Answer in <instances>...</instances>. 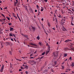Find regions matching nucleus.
<instances>
[{"label":"nucleus","instance_id":"obj_1","mask_svg":"<svg viewBox=\"0 0 74 74\" xmlns=\"http://www.w3.org/2000/svg\"><path fill=\"white\" fill-rule=\"evenodd\" d=\"M47 50L48 51H47V53H48L49 52L50 50H51V49H50V46L49 45H48V48L47 49Z\"/></svg>","mask_w":74,"mask_h":74},{"label":"nucleus","instance_id":"obj_2","mask_svg":"<svg viewBox=\"0 0 74 74\" xmlns=\"http://www.w3.org/2000/svg\"><path fill=\"white\" fill-rule=\"evenodd\" d=\"M4 65L2 64V66L1 68V70H0V71L1 73H2V72L3 71V70H4Z\"/></svg>","mask_w":74,"mask_h":74},{"label":"nucleus","instance_id":"obj_3","mask_svg":"<svg viewBox=\"0 0 74 74\" xmlns=\"http://www.w3.org/2000/svg\"><path fill=\"white\" fill-rule=\"evenodd\" d=\"M29 44L30 45H33V46H35V47H37V45L35 44L32 43H29Z\"/></svg>","mask_w":74,"mask_h":74},{"label":"nucleus","instance_id":"obj_4","mask_svg":"<svg viewBox=\"0 0 74 74\" xmlns=\"http://www.w3.org/2000/svg\"><path fill=\"white\" fill-rule=\"evenodd\" d=\"M31 27H32V29L33 31H35V30H36V28H35V27H33L32 26H31Z\"/></svg>","mask_w":74,"mask_h":74},{"label":"nucleus","instance_id":"obj_5","mask_svg":"<svg viewBox=\"0 0 74 74\" xmlns=\"http://www.w3.org/2000/svg\"><path fill=\"white\" fill-rule=\"evenodd\" d=\"M32 63H33L34 64H36V61H35L34 60H33L31 61Z\"/></svg>","mask_w":74,"mask_h":74},{"label":"nucleus","instance_id":"obj_6","mask_svg":"<svg viewBox=\"0 0 74 74\" xmlns=\"http://www.w3.org/2000/svg\"><path fill=\"white\" fill-rule=\"evenodd\" d=\"M71 41V40H65L64 42H69V41Z\"/></svg>","mask_w":74,"mask_h":74},{"label":"nucleus","instance_id":"obj_7","mask_svg":"<svg viewBox=\"0 0 74 74\" xmlns=\"http://www.w3.org/2000/svg\"><path fill=\"white\" fill-rule=\"evenodd\" d=\"M9 36L10 37H14V34H9Z\"/></svg>","mask_w":74,"mask_h":74},{"label":"nucleus","instance_id":"obj_8","mask_svg":"<svg viewBox=\"0 0 74 74\" xmlns=\"http://www.w3.org/2000/svg\"><path fill=\"white\" fill-rule=\"evenodd\" d=\"M12 49H11V51H9V53L10 55H12Z\"/></svg>","mask_w":74,"mask_h":74},{"label":"nucleus","instance_id":"obj_9","mask_svg":"<svg viewBox=\"0 0 74 74\" xmlns=\"http://www.w3.org/2000/svg\"><path fill=\"white\" fill-rule=\"evenodd\" d=\"M14 29V28H12L11 27H10V31H12Z\"/></svg>","mask_w":74,"mask_h":74},{"label":"nucleus","instance_id":"obj_10","mask_svg":"<svg viewBox=\"0 0 74 74\" xmlns=\"http://www.w3.org/2000/svg\"><path fill=\"white\" fill-rule=\"evenodd\" d=\"M17 16L20 22H21V19H20V18H19V17L18 16V14H17Z\"/></svg>","mask_w":74,"mask_h":74},{"label":"nucleus","instance_id":"obj_11","mask_svg":"<svg viewBox=\"0 0 74 74\" xmlns=\"http://www.w3.org/2000/svg\"><path fill=\"white\" fill-rule=\"evenodd\" d=\"M6 44H7V45H10V42H6Z\"/></svg>","mask_w":74,"mask_h":74},{"label":"nucleus","instance_id":"obj_12","mask_svg":"<svg viewBox=\"0 0 74 74\" xmlns=\"http://www.w3.org/2000/svg\"><path fill=\"white\" fill-rule=\"evenodd\" d=\"M48 72V70H47L46 69L45 70L44 72V73H47Z\"/></svg>","mask_w":74,"mask_h":74},{"label":"nucleus","instance_id":"obj_13","mask_svg":"<svg viewBox=\"0 0 74 74\" xmlns=\"http://www.w3.org/2000/svg\"><path fill=\"white\" fill-rule=\"evenodd\" d=\"M24 7L25 8V9L27 10V11H28V10H27V6H24Z\"/></svg>","mask_w":74,"mask_h":74},{"label":"nucleus","instance_id":"obj_14","mask_svg":"<svg viewBox=\"0 0 74 74\" xmlns=\"http://www.w3.org/2000/svg\"><path fill=\"white\" fill-rule=\"evenodd\" d=\"M30 12H31V13H32V12H33V10H32V9H30Z\"/></svg>","mask_w":74,"mask_h":74},{"label":"nucleus","instance_id":"obj_15","mask_svg":"<svg viewBox=\"0 0 74 74\" xmlns=\"http://www.w3.org/2000/svg\"><path fill=\"white\" fill-rule=\"evenodd\" d=\"M71 66H72V67H74V63H72V64L71 65Z\"/></svg>","mask_w":74,"mask_h":74},{"label":"nucleus","instance_id":"obj_16","mask_svg":"<svg viewBox=\"0 0 74 74\" xmlns=\"http://www.w3.org/2000/svg\"><path fill=\"white\" fill-rule=\"evenodd\" d=\"M67 54L65 53L64 55V57H66V56H67Z\"/></svg>","mask_w":74,"mask_h":74},{"label":"nucleus","instance_id":"obj_17","mask_svg":"<svg viewBox=\"0 0 74 74\" xmlns=\"http://www.w3.org/2000/svg\"><path fill=\"white\" fill-rule=\"evenodd\" d=\"M16 59V60H18L19 62H20V61H22V60H19V59Z\"/></svg>","mask_w":74,"mask_h":74},{"label":"nucleus","instance_id":"obj_18","mask_svg":"<svg viewBox=\"0 0 74 74\" xmlns=\"http://www.w3.org/2000/svg\"><path fill=\"white\" fill-rule=\"evenodd\" d=\"M46 63H45L44 64V65H43V67H45V66H46Z\"/></svg>","mask_w":74,"mask_h":74},{"label":"nucleus","instance_id":"obj_19","mask_svg":"<svg viewBox=\"0 0 74 74\" xmlns=\"http://www.w3.org/2000/svg\"><path fill=\"white\" fill-rule=\"evenodd\" d=\"M45 52H44V53H42L41 55H45Z\"/></svg>","mask_w":74,"mask_h":74},{"label":"nucleus","instance_id":"obj_20","mask_svg":"<svg viewBox=\"0 0 74 74\" xmlns=\"http://www.w3.org/2000/svg\"><path fill=\"white\" fill-rule=\"evenodd\" d=\"M57 63V62L56 61L54 62V64H55V65H56V64Z\"/></svg>","mask_w":74,"mask_h":74},{"label":"nucleus","instance_id":"obj_21","mask_svg":"<svg viewBox=\"0 0 74 74\" xmlns=\"http://www.w3.org/2000/svg\"><path fill=\"white\" fill-rule=\"evenodd\" d=\"M25 68H26V69H27L28 68V66L27 65H25Z\"/></svg>","mask_w":74,"mask_h":74},{"label":"nucleus","instance_id":"obj_22","mask_svg":"<svg viewBox=\"0 0 74 74\" xmlns=\"http://www.w3.org/2000/svg\"><path fill=\"white\" fill-rule=\"evenodd\" d=\"M36 38L38 40H39V39H40V37L39 36H38Z\"/></svg>","mask_w":74,"mask_h":74},{"label":"nucleus","instance_id":"obj_23","mask_svg":"<svg viewBox=\"0 0 74 74\" xmlns=\"http://www.w3.org/2000/svg\"><path fill=\"white\" fill-rule=\"evenodd\" d=\"M62 69H64V66L63 65L61 66Z\"/></svg>","mask_w":74,"mask_h":74},{"label":"nucleus","instance_id":"obj_24","mask_svg":"<svg viewBox=\"0 0 74 74\" xmlns=\"http://www.w3.org/2000/svg\"><path fill=\"white\" fill-rule=\"evenodd\" d=\"M66 20V19H63L62 20V22H64L65 21V20Z\"/></svg>","mask_w":74,"mask_h":74},{"label":"nucleus","instance_id":"obj_25","mask_svg":"<svg viewBox=\"0 0 74 74\" xmlns=\"http://www.w3.org/2000/svg\"><path fill=\"white\" fill-rule=\"evenodd\" d=\"M23 36H24L25 37H27V36L26 35H23Z\"/></svg>","mask_w":74,"mask_h":74},{"label":"nucleus","instance_id":"obj_26","mask_svg":"<svg viewBox=\"0 0 74 74\" xmlns=\"http://www.w3.org/2000/svg\"><path fill=\"white\" fill-rule=\"evenodd\" d=\"M64 23H65V22H63V21H61L62 25H63V24H64Z\"/></svg>","mask_w":74,"mask_h":74},{"label":"nucleus","instance_id":"obj_27","mask_svg":"<svg viewBox=\"0 0 74 74\" xmlns=\"http://www.w3.org/2000/svg\"><path fill=\"white\" fill-rule=\"evenodd\" d=\"M8 25H9L10 26H11V25H12V24H11V23H8Z\"/></svg>","mask_w":74,"mask_h":74},{"label":"nucleus","instance_id":"obj_28","mask_svg":"<svg viewBox=\"0 0 74 74\" xmlns=\"http://www.w3.org/2000/svg\"><path fill=\"white\" fill-rule=\"evenodd\" d=\"M39 45H40V46H41V42H40L39 43Z\"/></svg>","mask_w":74,"mask_h":74},{"label":"nucleus","instance_id":"obj_29","mask_svg":"<svg viewBox=\"0 0 74 74\" xmlns=\"http://www.w3.org/2000/svg\"><path fill=\"white\" fill-rule=\"evenodd\" d=\"M71 49L72 50H73V51H74V48L72 47V48H71Z\"/></svg>","mask_w":74,"mask_h":74},{"label":"nucleus","instance_id":"obj_30","mask_svg":"<svg viewBox=\"0 0 74 74\" xmlns=\"http://www.w3.org/2000/svg\"><path fill=\"white\" fill-rule=\"evenodd\" d=\"M6 18H7V19H8V20H10V18H9V17H6Z\"/></svg>","mask_w":74,"mask_h":74},{"label":"nucleus","instance_id":"obj_31","mask_svg":"<svg viewBox=\"0 0 74 74\" xmlns=\"http://www.w3.org/2000/svg\"><path fill=\"white\" fill-rule=\"evenodd\" d=\"M25 73H26V74H28V72L27 71H25Z\"/></svg>","mask_w":74,"mask_h":74},{"label":"nucleus","instance_id":"obj_32","mask_svg":"<svg viewBox=\"0 0 74 74\" xmlns=\"http://www.w3.org/2000/svg\"><path fill=\"white\" fill-rule=\"evenodd\" d=\"M47 0H44V1L45 2H46V3H47Z\"/></svg>","mask_w":74,"mask_h":74},{"label":"nucleus","instance_id":"obj_33","mask_svg":"<svg viewBox=\"0 0 74 74\" xmlns=\"http://www.w3.org/2000/svg\"><path fill=\"white\" fill-rule=\"evenodd\" d=\"M14 16V17H15V18H16V19H17V17H16V16Z\"/></svg>","mask_w":74,"mask_h":74},{"label":"nucleus","instance_id":"obj_34","mask_svg":"<svg viewBox=\"0 0 74 74\" xmlns=\"http://www.w3.org/2000/svg\"><path fill=\"white\" fill-rule=\"evenodd\" d=\"M43 10H44L43 9H41L40 11H43Z\"/></svg>","mask_w":74,"mask_h":74},{"label":"nucleus","instance_id":"obj_35","mask_svg":"<svg viewBox=\"0 0 74 74\" xmlns=\"http://www.w3.org/2000/svg\"><path fill=\"white\" fill-rule=\"evenodd\" d=\"M66 70L67 71H70V69H67Z\"/></svg>","mask_w":74,"mask_h":74},{"label":"nucleus","instance_id":"obj_36","mask_svg":"<svg viewBox=\"0 0 74 74\" xmlns=\"http://www.w3.org/2000/svg\"><path fill=\"white\" fill-rule=\"evenodd\" d=\"M38 16H39V15L40 14V11H38Z\"/></svg>","mask_w":74,"mask_h":74},{"label":"nucleus","instance_id":"obj_37","mask_svg":"<svg viewBox=\"0 0 74 74\" xmlns=\"http://www.w3.org/2000/svg\"><path fill=\"white\" fill-rule=\"evenodd\" d=\"M32 56H33V54H31L30 55V57H32Z\"/></svg>","mask_w":74,"mask_h":74},{"label":"nucleus","instance_id":"obj_38","mask_svg":"<svg viewBox=\"0 0 74 74\" xmlns=\"http://www.w3.org/2000/svg\"><path fill=\"white\" fill-rule=\"evenodd\" d=\"M31 47H32L33 48H36V47H33V46H31Z\"/></svg>","mask_w":74,"mask_h":74},{"label":"nucleus","instance_id":"obj_39","mask_svg":"<svg viewBox=\"0 0 74 74\" xmlns=\"http://www.w3.org/2000/svg\"><path fill=\"white\" fill-rule=\"evenodd\" d=\"M36 7H37V8H39V6L38 5H36Z\"/></svg>","mask_w":74,"mask_h":74},{"label":"nucleus","instance_id":"obj_40","mask_svg":"<svg viewBox=\"0 0 74 74\" xmlns=\"http://www.w3.org/2000/svg\"><path fill=\"white\" fill-rule=\"evenodd\" d=\"M65 49L67 50V49H68V48H65Z\"/></svg>","mask_w":74,"mask_h":74},{"label":"nucleus","instance_id":"obj_41","mask_svg":"<svg viewBox=\"0 0 74 74\" xmlns=\"http://www.w3.org/2000/svg\"><path fill=\"white\" fill-rule=\"evenodd\" d=\"M52 29H53V30H55V28H53Z\"/></svg>","mask_w":74,"mask_h":74},{"label":"nucleus","instance_id":"obj_42","mask_svg":"<svg viewBox=\"0 0 74 74\" xmlns=\"http://www.w3.org/2000/svg\"><path fill=\"white\" fill-rule=\"evenodd\" d=\"M72 11H73V12H74V9H72Z\"/></svg>","mask_w":74,"mask_h":74},{"label":"nucleus","instance_id":"obj_43","mask_svg":"<svg viewBox=\"0 0 74 74\" xmlns=\"http://www.w3.org/2000/svg\"><path fill=\"white\" fill-rule=\"evenodd\" d=\"M69 60H71V57H70L69 59Z\"/></svg>","mask_w":74,"mask_h":74},{"label":"nucleus","instance_id":"obj_44","mask_svg":"<svg viewBox=\"0 0 74 74\" xmlns=\"http://www.w3.org/2000/svg\"><path fill=\"white\" fill-rule=\"evenodd\" d=\"M71 25H72V26H73L74 25V24L72 23V22H71Z\"/></svg>","mask_w":74,"mask_h":74},{"label":"nucleus","instance_id":"obj_45","mask_svg":"<svg viewBox=\"0 0 74 74\" xmlns=\"http://www.w3.org/2000/svg\"><path fill=\"white\" fill-rule=\"evenodd\" d=\"M22 71V70L21 69H19V71Z\"/></svg>","mask_w":74,"mask_h":74},{"label":"nucleus","instance_id":"obj_46","mask_svg":"<svg viewBox=\"0 0 74 74\" xmlns=\"http://www.w3.org/2000/svg\"><path fill=\"white\" fill-rule=\"evenodd\" d=\"M29 59H33V57H30L29 58Z\"/></svg>","mask_w":74,"mask_h":74},{"label":"nucleus","instance_id":"obj_47","mask_svg":"<svg viewBox=\"0 0 74 74\" xmlns=\"http://www.w3.org/2000/svg\"><path fill=\"white\" fill-rule=\"evenodd\" d=\"M74 45H70V46H71V47H73V46Z\"/></svg>","mask_w":74,"mask_h":74},{"label":"nucleus","instance_id":"obj_48","mask_svg":"<svg viewBox=\"0 0 74 74\" xmlns=\"http://www.w3.org/2000/svg\"><path fill=\"white\" fill-rule=\"evenodd\" d=\"M71 45H74V44L73 43H71Z\"/></svg>","mask_w":74,"mask_h":74},{"label":"nucleus","instance_id":"obj_49","mask_svg":"<svg viewBox=\"0 0 74 74\" xmlns=\"http://www.w3.org/2000/svg\"><path fill=\"white\" fill-rule=\"evenodd\" d=\"M14 40L15 41V42H16V40H15V38H14Z\"/></svg>","mask_w":74,"mask_h":74},{"label":"nucleus","instance_id":"obj_50","mask_svg":"<svg viewBox=\"0 0 74 74\" xmlns=\"http://www.w3.org/2000/svg\"><path fill=\"white\" fill-rule=\"evenodd\" d=\"M11 41H14V40H13V39H11Z\"/></svg>","mask_w":74,"mask_h":74},{"label":"nucleus","instance_id":"obj_51","mask_svg":"<svg viewBox=\"0 0 74 74\" xmlns=\"http://www.w3.org/2000/svg\"><path fill=\"white\" fill-rule=\"evenodd\" d=\"M21 69H23V67H22V66L21 67Z\"/></svg>","mask_w":74,"mask_h":74},{"label":"nucleus","instance_id":"obj_52","mask_svg":"<svg viewBox=\"0 0 74 74\" xmlns=\"http://www.w3.org/2000/svg\"><path fill=\"white\" fill-rule=\"evenodd\" d=\"M58 17L59 18H61V16H60V15L58 16Z\"/></svg>","mask_w":74,"mask_h":74},{"label":"nucleus","instance_id":"obj_53","mask_svg":"<svg viewBox=\"0 0 74 74\" xmlns=\"http://www.w3.org/2000/svg\"><path fill=\"white\" fill-rule=\"evenodd\" d=\"M61 12H62V14H63V10H62H62H61Z\"/></svg>","mask_w":74,"mask_h":74},{"label":"nucleus","instance_id":"obj_54","mask_svg":"<svg viewBox=\"0 0 74 74\" xmlns=\"http://www.w3.org/2000/svg\"><path fill=\"white\" fill-rule=\"evenodd\" d=\"M26 58V57H22V58H23V59H25V58Z\"/></svg>","mask_w":74,"mask_h":74},{"label":"nucleus","instance_id":"obj_55","mask_svg":"<svg viewBox=\"0 0 74 74\" xmlns=\"http://www.w3.org/2000/svg\"><path fill=\"white\" fill-rule=\"evenodd\" d=\"M44 58V56H42L40 58V59H41L42 58Z\"/></svg>","mask_w":74,"mask_h":74},{"label":"nucleus","instance_id":"obj_56","mask_svg":"<svg viewBox=\"0 0 74 74\" xmlns=\"http://www.w3.org/2000/svg\"><path fill=\"white\" fill-rule=\"evenodd\" d=\"M17 3L16 2H14V3L15 4H16V3Z\"/></svg>","mask_w":74,"mask_h":74},{"label":"nucleus","instance_id":"obj_57","mask_svg":"<svg viewBox=\"0 0 74 74\" xmlns=\"http://www.w3.org/2000/svg\"><path fill=\"white\" fill-rule=\"evenodd\" d=\"M37 10H35V12H37Z\"/></svg>","mask_w":74,"mask_h":74},{"label":"nucleus","instance_id":"obj_58","mask_svg":"<svg viewBox=\"0 0 74 74\" xmlns=\"http://www.w3.org/2000/svg\"><path fill=\"white\" fill-rule=\"evenodd\" d=\"M41 20H42V21H43V20H44V19H43V18H42L41 19Z\"/></svg>","mask_w":74,"mask_h":74},{"label":"nucleus","instance_id":"obj_59","mask_svg":"<svg viewBox=\"0 0 74 74\" xmlns=\"http://www.w3.org/2000/svg\"><path fill=\"white\" fill-rule=\"evenodd\" d=\"M56 21L57 23L58 22V20H56Z\"/></svg>","mask_w":74,"mask_h":74},{"label":"nucleus","instance_id":"obj_60","mask_svg":"<svg viewBox=\"0 0 74 74\" xmlns=\"http://www.w3.org/2000/svg\"><path fill=\"white\" fill-rule=\"evenodd\" d=\"M1 15H2V16H4L3 14H2Z\"/></svg>","mask_w":74,"mask_h":74},{"label":"nucleus","instance_id":"obj_61","mask_svg":"<svg viewBox=\"0 0 74 74\" xmlns=\"http://www.w3.org/2000/svg\"><path fill=\"white\" fill-rule=\"evenodd\" d=\"M13 36H14V37H16L15 36V35H14V34L13 35Z\"/></svg>","mask_w":74,"mask_h":74},{"label":"nucleus","instance_id":"obj_62","mask_svg":"<svg viewBox=\"0 0 74 74\" xmlns=\"http://www.w3.org/2000/svg\"><path fill=\"white\" fill-rule=\"evenodd\" d=\"M4 9H7V8L6 7L4 8Z\"/></svg>","mask_w":74,"mask_h":74},{"label":"nucleus","instance_id":"obj_63","mask_svg":"<svg viewBox=\"0 0 74 74\" xmlns=\"http://www.w3.org/2000/svg\"><path fill=\"white\" fill-rule=\"evenodd\" d=\"M16 2L17 3H18V1L17 0H16Z\"/></svg>","mask_w":74,"mask_h":74},{"label":"nucleus","instance_id":"obj_64","mask_svg":"<svg viewBox=\"0 0 74 74\" xmlns=\"http://www.w3.org/2000/svg\"><path fill=\"white\" fill-rule=\"evenodd\" d=\"M36 53V51L35 52H34V53Z\"/></svg>","mask_w":74,"mask_h":74}]
</instances>
